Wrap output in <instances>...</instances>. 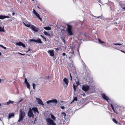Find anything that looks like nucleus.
<instances>
[{"label": "nucleus", "mask_w": 125, "mask_h": 125, "mask_svg": "<svg viewBox=\"0 0 125 125\" xmlns=\"http://www.w3.org/2000/svg\"><path fill=\"white\" fill-rule=\"evenodd\" d=\"M25 115V113L24 112L22 109H20L19 115V118L18 122H20L24 118Z\"/></svg>", "instance_id": "nucleus-1"}, {"label": "nucleus", "mask_w": 125, "mask_h": 125, "mask_svg": "<svg viewBox=\"0 0 125 125\" xmlns=\"http://www.w3.org/2000/svg\"><path fill=\"white\" fill-rule=\"evenodd\" d=\"M46 121L48 125H55V123L50 118H48L46 119Z\"/></svg>", "instance_id": "nucleus-2"}, {"label": "nucleus", "mask_w": 125, "mask_h": 125, "mask_svg": "<svg viewBox=\"0 0 125 125\" xmlns=\"http://www.w3.org/2000/svg\"><path fill=\"white\" fill-rule=\"evenodd\" d=\"M67 31H68V35L69 36L72 35H73V33L71 31L72 29V26H71L67 24Z\"/></svg>", "instance_id": "nucleus-3"}, {"label": "nucleus", "mask_w": 125, "mask_h": 125, "mask_svg": "<svg viewBox=\"0 0 125 125\" xmlns=\"http://www.w3.org/2000/svg\"><path fill=\"white\" fill-rule=\"evenodd\" d=\"M101 95L102 97L104 100H106L108 103H110L109 101H110V100L108 96L106 95L105 94H102Z\"/></svg>", "instance_id": "nucleus-4"}, {"label": "nucleus", "mask_w": 125, "mask_h": 125, "mask_svg": "<svg viewBox=\"0 0 125 125\" xmlns=\"http://www.w3.org/2000/svg\"><path fill=\"white\" fill-rule=\"evenodd\" d=\"M37 42L38 43H42V42L41 41L40 39L38 38L37 40H34L33 39H31L29 40L28 41V42Z\"/></svg>", "instance_id": "nucleus-5"}, {"label": "nucleus", "mask_w": 125, "mask_h": 125, "mask_svg": "<svg viewBox=\"0 0 125 125\" xmlns=\"http://www.w3.org/2000/svg\"><path fill=\"white\" fill-rule=\"evenodd\" d=\"M28 116L29 117H32L33 118L34 117V115L33 114L31 109L30 108L29 109V111L28 113Z\"/></svg>", "instance_id": "nucleus-6"}, {"label": "nucleus", "mask_w": 125, "mask_h": 125, "mask_svg": "<svg viewBox=\"0 0 125 125\" xmlns=\"http://www.w3.org/2000/svg\"><path fill=\"white\" fill-rule=\"evenodd\" d=\"M68 53V56L69 58H73L74 56V51L73 50L71 52H70Z\"/></svg>", "instance_id": "nucleus-7"}, {"label": "nucleus", "mask_w": 125, "mask_h": 125, "mask_svg": "<svg viewBox=\"0 0 125 125\" xmlns=\"http://www.w3.org/2000/svg\"><path fill=\"white\" fill-rule=\"evenodd\" d=\"M36 99L38 104L42 105V106H44V105L43 102L41 99L37 98H36Z\"/></svg>", "instance_id": "nucleus-8"}, {"label": "nucleus", "mask_w": 125, "mask_h": 125, "mask_svg": "<svg viewBox=\"0 0 125 125\" xmlns=\"http://www.w3.org/2000/svg\"><path fill=\"white\" fill-rule=\"evenodd\" d=\"M89 89V86L87 85H84L82 87V89L86 92Z\"/></svg>", "instance_id": "nucleus-9"}, {"label": "nucleus", "mask_w": 125, "mask_h": 125, "mask_svg": "<svg viewBox=\"0 0 125 125\" xmlns=\"http://www.w3.org/2000/svg\"><path fill=\"white\" fill-rule=\"evenodd\" d=\"M33 13L41 21H42V20L41 18H40V15L34 9H33Z\"/></svg>", "instance_id": "nucleus-10"}, {"label": "nucleus", "mask_w": 125, "mask_h": 125, "mask_svg": "<svg viewBox=\"0 0 125 125\" xmlns=\"http://www.w3.org/2000/svg\"><path fill=\"white\" fill-rule=\"evenodd\" d=\"M48 104H49L50 103H54L56 104L57 103V100L56 99L50 100L47 101L46 102Z\"/></svg>", "instance_id": "nucleus-11"}, {"label": "nucleus", "mask_w": 125, "mask_h": 125, "mask_svg": "<svg viewBox=\"0 0 125 125\" xmlns=\"http://www.w3.org/2000/svg\"><path fill=\"white\" fill-rule=\"evenodd\" d=\"M31 28L35 32H38L39 31V29L38 28L35 26L32 25H31Z\"/></svg>", "instance_id": "nucleus-12"}, {"label": "nucleus", "mask_w": 125, "mask_h": 125, "mask_svg": "<svg viewBox=\"0 0 125 125\" xmlns=\"http://www.w3.org/2000/svg\"><path fill=\"white\" fill-rule=\"evenodd\" d=\"M24 25L28 27H31V24L30 22H29L28 21H27L25 22H23Z\"/></svg>", "instance_id": "nucleus-13"}, {"label": "nucleus", "mask_w": 125, "mask_h": 125, "mask_svg": "<svg viewBox=\"0 0 125 125\" xmlns=\"http://www.w3.org/2000/svg\"><path fill=\"white\" fill-rule=\"evenodd\" d=\"M32 110L35 114L38 115L39 114V112L37 108L36 107H33L32 108Z\"/></svg>", "instance_id": "nucleus-14"}, {"label": "nucleus", "mask_w": 125, "mask_h": 125, "mask_svg": "<svg viewBox=\"0 0 125 125\" xmlns=\"http://www.w3.org/2000/svg\"><path fill=\"white\" fill-rule=\"evenodd\" d=\"M53 50H49L47 51V52L50 54V55L52 56H54V53L53 52Z\"/></svg>", "instance_id": "nucleus-15"}, {"label": "nucleus", "mask_w": 125, "mask_h": 125, "mask_svg": "<svg viewBox=\"0 0 125 125\" xmlns=\"http://www.w3.org/2000/svg\"><path fill=\"white\" fill-rule=\"evenodd\" d=\"M65 49H67L66 52L67 53H68L70 52H71L73 50V49L71 48H68L67 47H65Z\"/></svg>", "instance_id": "nucleus-16"}, {"label": "nucleus", "mask_w": 125, "mask_h": 125, "mask_svg": "<svg viewBox=\"0 0 125 125\" xmlns=\"http://www.w3.org/2000/svg\"><path fill=\"white\" fill-rule=\"evenodd\" d=\"M63 81L66 84V87L68 84L69 82L68 80L66 78H65L63 80Z\"/></svg>", "instance_id": "nucleus-17"}, {"label": "nucleus", "mask_w": 125, "mask_h": 125, "mask_svg": "<svg viewBox=\"0 0 125 125\" xmlns=\"http://www.w3.org/2000/svg\"><path fill=\"white\" fill-rule=\"evenodd\" d=\"M76 82L77 84L76 86H75L74 84H73V89L74 91V92H75L76 91V88L77 86L78 85V82H77L76 80Z\"/></svg>", "instance_id": "nucleus-18"}, {"label": "nucleus", "mask_w": 125, "mask_h": 125, "mask_svg": "<svg viewBox=\"0 0 125 125\" xmlns=\"http://www.w3.org/2000/svg\"><path fill=\"white\" fill-rule=\"evenodd\" d=\"M14 115V114L13 113H11L9 115L8 118L10 119L13 117Z\"/></svg>", "instance_id": "nucleus-19"}, {"label": "nucleus", "mask_w": 125, "mask_h": 125, "mask_svg": "<svg viewBox=\"0 0 125 125\" xmlns=\"http://www.w3.org/2000/svg\"><path fill=\"white\" fill-rule=\"evenodd\" d=\"M61 116L62 117V119H63V118L65 119L66 114L65 113H62L61 114Z\"/></svg>", "instance_id": "nucleus-20"}, {"label": "nucleus", "mask_w": 125, "mask_h": 125, "mask_svg": "<svg viewBox=\"0 0 125 125\" xmlns=\"http://www.w3.org/2000/svg\"><path fill=\"white\" fill-rule=\"evenodd\" d=\"M43 28L47 30H50L51 29V28L50 27H44Z\"/></svg>", "instance_id": "nucleus-21"}, {"label": "nucleus", "mask_w": 125, "mask_h": 125, "mask_svg": "<svg viewBox=\"0 0 125 125\" xmlns=\"http://www.w3.org/2000/svg\"><path fill=\"white\" fill-rule=\"evenodd\" d=\"M50 115L51 118L54 120H55L56 119V117H55L52 114H51Z\"/></svg>", "instance_id": "nucleus-22"}, {"label": "nucleus", "mask_w": 125, "mask_h": 125, "mask_svg": "<svg viewBox=\"0 0 125 125\" xmlns=\"http://www.w3.org/2000/svg\"><path fill=\"white\" fill-rule=\"evenodd\" d=\"M44 34L46 35L50 36V34L48 33L46 31H44Z\"/></svg>", "instance_id": "nucleus-23"}, {"label": "nucleus", "mask_w": 125, "mask_h": 125, "mask_svg": "<svg viewBox=\"0 0 125 125\" xmlns=\"http://www.w3.org/2000/svg\"><path fill=\"white\" fill-rule=\"evenodd\" d=\"M77 97H74L73 99V101L71 102V104H72L73 103V102L74 101H77Z\"/></svg>", "instance_id": "nucleus-24"}, {"label": "nucleus", "mask_w": 125, "mask_h": 125, "mask_svg": "<svg viewBox=\"0 0 125 125\" xmlns=\"http://www.w3.org/2000/svg\"><path fill=\"white\" fill-rule=\"evenodd\" d=\"M26 85L27 86V87L29 89H30V85L28 83H26Z\"/></svg>", "instance_id": "nucleus-25"}, {"label": "nucleus", "mask_w": 125, "mask_h": 125, "mask_svg": "<svg viewBox=\"0 0 125 125\" xmlns=\"http://www.w3.org/2000/svg\"><path fill=\"white\" fill-rule=\"evenodd\" d=\"M14 102L13 101L9 100L8 102H7V104H13Z\"/></svg>", "instance_id": "nucleus-26"}, {"label": "nucleus", "mask_w": 125, "mask_h": 125, "mask_svg": "<svg viewBox=\"0 0 125 125\" xmlns=\"http://www.w3.org/2000/svg\"><path fill=\"white\" fill-rule=\"evenodd\" d=\"M21 42H17L16 43V45L19 46H21Z\"/></svg>", "instance_id": "nucleus-27"}, {"label": "nucleus", "mask_w": 125, "mask_h": 125, "mask_svg": "<svg viewBox=\"0 0 125 125\" xmlns=\"http://www.w3.org/2000/svg\"><path fill=\"white\" fill-rule=\"evenodd\" d=\"M98 40L99 42V43H105V42H104L102 41L100 39H98Z\"/></svg>", "instance_id": "nucleus-28"}, {"label": "nucleus", "mask_w": 125, "mask_h": 125, "mask_svg": "<svg viewBox=\"0 0 125 125\" xmlns=\"http://www.w3.org/2000/svg\"><path fill=\"white\" fill-rule=\"evenodd\" d=\"M32 87L35 90V86L36 84L34 83H33L32 84Z\"/></svg>", "instance_id": "nucleus-29"}, {"label": "nucleus", "mask_w": 125, "mask_h": 125, "mask_svg": "<svg viewBox=\"0 0 125 125\" xmlns=\"http://www.w3.org/2000/svg\"><path fill=\"white\" fill-rule=\"evenodd\" d=\"M110 106H111V108H112V109L113 110L114 112L115 113H116L115 112L114 110V106H113V104H111Z\"/></svg>", "instance_id": "nucleus-30"}, {"label": "nucleus", "mask_w": 125, "mask_h": 125, "mask_svg": "<svg viewBox=\"0 0 125 125\" xmlns=\"http://www.w3.org/2000/svg\"><path fill=\"white\" fill-rule=\"evenodd\" d=\"M4 30L3 28H2L1 27H0V31H4Z\"/></svg>", "instance_id": "nucleus-31"}, {"label": "nucleus", "mask_w": 125, "mask_h": 125, "mask_svg": "<svg viewBox=\"0 0 125 125\" xmlns=\"http://www.w3.org/2000/svg\"><path fill=\"white\" fill-rule=\"evenodd\" d=\"M113 121L115 124H117L118 123L117 121L114 118H113L112 119Z\"/></svg>", "instance_id": "nucleus-32"}, {"label": "nucleus", "mask_w": 125, "mask_h": 125, "mask_svg": "<svg viewBox=\"0 0 125 125\" xmlns=\"http://www.w3.org/2000/svg\"><path fill=\"white\" fill-rule=\"evenodd\" d=\"M0 47H2V48L5 49H6V47H4L3 46L1 45H0Z\"/></svg>", "instance_id": "nucleus-33"}, {"label": "nucleus", "mask_w": 125, "mask_h": 125, "mask_svg": "<svg viewBox=\"0 0 125 125\" xmlns=\"http://www.w3.org/2000/svg\"><path fill=\"white\" fill-rule=\"evenodd\" d=\"M113 44L115 45H121L122 44H119L118 43H113Z\"/></svg>", "instance_id": "nucleus-34"}, {"label": "nucleus", "mask_w": 125, "mask_h": 125, "mask_svg": "<svg viewBox=\"0 0 125 125\" xmlns=\"http://www.w3.org/2000/svg\"><path fill=\"white\" fill-rule=\"evenodd\" d=\"M6 18H10L8 16H3V17H2V18H3V19Z\"/></svg>", "instance_id": "nucleus-35"}, {"label": "nucleus", "mask_w": 125, "mask_h": 125, "mask_svg": "<svg viewBox=\"0 0 125 125\" xmlns=\"http://www.w3.org/2000/svg\"><path fill=\"white\" fill-rule=\"evenodd\" d=\"M24 83H28V81H27V79L26 78H25V80H24Z\"/></svg>", "instance_id": "nucleus-36"}, {"label": "nucleus", "mask_w": 125, "mask_h": 125, "mask_svg": "<svg viewBox=\"0 0 125 125\" xmlns=\"http://www.w3.org/2000/svg\"><path fill=\"white\" fill-rule=\"evenodd\" d=\"M1 82V81L3 82H5V80L3 79H0Z\"/></svg>", "instance_id": "nucleus-37"}, {"label": "nucleus", "mask_w": 125, "mask_h": 125, "mask_svg": "<svg viewBox=\"0 0 125 125\" xmlns=\"http://www.w3.org/2000/svg\"><path fill=\"white\" fill-rule=\"evenodd\" d=\"M21 46H22L23 47H25V45L24 44L22 43V42L21 43Z\"/></svg>", "instance_id": "nucleus-38"}, {"label": "nucleus", "mask_w": 125, "mask_h": 125, "mask_svg": "<svg viewBox=\"0 0 125 125\" xmlns=\"http://www.w3.org/2000/svg\"><path fill=\"white\" fill-rule=\"evenodd\" d=\"M89 78H88L86 79V80L88 82L90 83L91 82L92 80H91V81H90L89 79Z\"/></svg>", "instance_id": "nucleus-39"}, {"label": "nucleus", "mask_w": 125, "mask_h": 125, "mask_svg": "<svg viewBox=\"0 0 125 125\" xmlns=\"http://www.w3.org/2000/svg\"><path fill=\"white\" fill-rule=\"evenodd\" d=\"M62 42H63L64 43H65V41L63 39H62Z\"/></svg>", "instance_id": "nucleus-40"}, {"label": "nucleus", "mask_w": 125, "mask_h": 125, "mask_svg": "<svg viewBox=\"0 0 125 125\" xmlns=\"http://www.w3.org/2000/svg\"><path fill=\"white\" fill-rule=\"evenodd\" d=\"M3 17V15H0V19H3V18L2 17Z\"/></svg>", "instance_id": "nucleus-41"}, {"label": "nucleus", "mask_w": 125, "mask_h": 125, "mask_svg": "<svg viewBox=\"0 0 125 125\" xmlns=\"http://www.w3.org/2000/svg\"><path fill=\"white\" fill-rule=\"evenodd\" d=\"M23 100V99H21V100H20L18 102V103H20L21 101H22Z\"/></svg>", "instance_id": "nucleus-42"}, {"label": "nucleus", "mask_w": 125, "mask_h": 125, "mask_svg": "<svg viewBox=\"0 0 125 125\" xmlns=\"http://www.w3.org/2000/svg\"><path fill=\"white\" fill-rule=\"evenodd\" d=\"M62 109H63L64 108V107L63 106H62L60 107Z\"/></svg>", "instance_id": "nucleus-43"}, {"label": "nucleus", "mask_w": 125, "mask_h": 125, "mask_svg": "<svg viewBox=\"0 0 125 125\" xmlns=\"http://www.w3.org/2000/svg\"><path fill=\"white\" fill-rule=\"evenodd\" d=\"M18 53L19 54H20L21 55H25L24 54H23L21 53H20V52H19Z\"/></svg>", "instance_id": "nucleus-44"}, {"label": "nucleus", "mask_w": 125, "mask_h": 125, "mask_svg": "<svg viewBox=\"0 0 125 125\" xmlns=\"http://www.w3.org/2000/svg\"><path fill=\"white\" fill-rule=\"evenodd\" d=\"M96 17L98 18H100V19H101V18H102L101 16H98V17Z\"/></svg>", "instance_id": "nucleus-45"}, {"label": "nucleus", "mask_w": 125, "mask_h": 125, "mask_svg": "<svg viewBox=\"0 0 125 125\" xmlns=\"http://www.w3.org/2000/svg\"><path fill=\"white\" fill-rule=\"evenodd\" d=\"M70 77H71V79H70L72 81V75H71V73H70Z\"/></svg>", "instance_id": "nucleus-46"}, {"label": "nucleus", "mask_w": 125, "mask_h": 125, "mask_svg": "<svg viewBox=\"0 0 125 125\" xmlns=\"http://www.w3.org/2000/svg\"><path fill=\"white\" fill-rule=\"evenodd\" d=\"M81 62L83 64V65H84V63L83 62V61H81Z\"/></svg>", "instance_id": "nucleus-47"}, {"label": "nucleus", "mask_w": 125, "mask_h": 125, "mask_svg": "<svg viewBox=\"0 0 125 125\" xmlns=\"http://www.w3.org/2000/svg\"><path fill=\"white\" fill-rule=\"evenodd\" d=\"M62 54L63 56H64L65 55L66 53H63Z\"/></svg>", "instance_id": "nucleus-48"}, {"label": "nucleus", "mask_w": 125, "mask_h": 125, "mask_svg": "<svg viewBox=\"0 0 125 125\" xmlns=\"http://www.w3.org/2000/svg\"><path fill=\"white\" fill-rule=\"evenodd\" d=\"M120 51H121V52H123V53H125V51H122V50H120Z\"/></svg>", "instance_id": "nucleus-49"}, {"label": "nucleus", "mask_w": 125, "mask_h": 125, "mask_svg": "<svg viewBox=\"0 0 125 125\" xmlns=\"http://www.w3.org/2000/svg\"><path fill=\"white\" fill-rule=\"evenodd\" d=\"M40 36H41V37L42 38H44V37H43L42 35H40Z\"/></svg>", "instance_id": "nucleus-50"}, {"label": "nucleus", "mask_w": 125, "mask_h": 125, "mask_svg": "<svg viewBox=\"0 0 125 125\" xmlns=\"http://www.w3.org/2000/svg\"><path fill=\"white\" fill-rule=\"evenodd\" d=\"M40 36H41V37L42 38H44V37H43L42 35H40Z\"/></svg>", "instance_id": "nucleus-51"}, {"label": "nucleus", "mask_w": 125, "mask_h": 125, "mask_svg": "<svg viewBox=\"0 0 125 125\" xmlns=\"http://www.w3.org/2000/svg\"><path fill=\"white\" fill-rule=\"evenodd\" d=\"M40 36H41V37L42 38H44V37H43L42 35H40Z\"/></svg>", "instance_id": "nucleus-52"}, {"label": "nucleus", "mask_w": 125, "mask_h": 125, "mask_svg": "<svg viewBox=\"0 0 125 125\" xmlns=\"http://www.w3.org/2000/svg\"><path fill=\"white\" fill-rule=\"evenodd\" d=\"M15 14V13H14V12H13L12 13V15L13 16H14V15Z\"/></svg>", "instance_id": "nucleus-53"}, {"label": "nucleus", "mask_w": 125, "mask_h": 125, "mask_svg": "<svg viewBox=\"0 0 125 125\" xmlns=\"http://www.w3.org/2000/svg\"><path fill=\"white\" fill-rule=\"evenodd\" d=\"M43 39L45 40V41H46V38H45V37H44Z\"/></svg>", "instance_id": "nucleus-54"}, {"label": "nucleus", "mask_w": 125, "mask_h": 125, "mask_svg": "<svg viewBox=\"0 0 125 125\" xmlns=\"http://www.w3.org/2000/svg\"><path fill=\"white\" fill-rule=\"evenodd\" d=\"M60 125H64L63 124H60Z\"/></svg>", "instance_id": "nucleus-55"}, {"label": "nucleus", "mask_w": 125, "mask_h": 125, "mask_svg": "<svg viewBox=\"0 0 125 125\" xmlns=\"http://www.w3.org/2000/svg\"><path fill=\"white\" fill-rule=\"evenodd\" d=\"M91 15L92 16H93L94 17H96L95 16H94L93 14H91Z\"/></svg>", "instance_id": "nucleus-56"}, {"label": "nucleus", "mask_w": 125, "mask_h": 125, "mask_svg": "<svg viewBox=\"0 0 125 125\" xmlns=\"http://www.w3.org/2000/svg\"><path fill=\"white\" fill-rule=\"evenodd\" d=\"M37 7H38V8H39V9H41L40 8L39 6H37Z\"/></svg>", "instance_id": "nucleus-57"}, {"label": "nucleus", "mask_w": 125, "mask_h": 125, "mask_svg": "<svg viewBox=\"0 0 125 125\" xmlns=\"http://www.w3.org/2000/svg\"><path fill=\"white\" fill-rule=\"evenodd\" d=\"M30 50V49H29V50L28 51L26 52H28V51H29Z\"/></svg>", "instance_id": "nucleus-58"}, {"label": "nucleus", "mask_w": 125, "mask_h": 125, "mask_svg": "<svg viewBox=\"0 0 125 125\" xmlns=\"http://www.w3.org/2000/svg\"><path fill=\"white\" fill-rule=\"evenodd\" d=\"M124 10H125V7L122 8Z\"/></svg>", "instance_id": "nucleus-59"}, {"label": "nucleus", "mask_w": 125, "mask_h": 125, "mask_svg": "<svg viewBox=\"0 0 125 125\" xmlns=\"http://www.w3.org/2000/svg\"><path fill=\"white\" fill-rule=\"evenodd\" d=\"M115 49H117V48H115Z\"/></svg>", "instance_id": "nucleus-60"}, {"label": "nucleus", "mask_w": 125, "mask_h": 125, "mask_svg": "<svg viewBox=\"0 0 125 125\" xmlns=\"http://www.w3.org/2000/svg\"><path fill=\"white\" fill-rule=\"evenodd\" d=\"M27 40H25V41H27Z\"/></svg>", "instance_id": "nucleus-61"}, {"label": "nucleus", "mask_w": 125, "mask_h": 125, "mask_svg": "<svg viewBox=\"0 0 125 125\" xmlns=\"http://www.w3.org/2000/svg\"><path fill=\"white\" fill-rule=\"evenodd\" d=\"M17 1H18V2H19V1H18L19 0H17Z\"/></svg>", "instance_id": "nucleus-62"}, {"label": "nucleus", "mask_w": 125, "mask_h": 125, "mask_svg": "<svg viewBox=\"0 0 125 125\" xmlns=\"http://www.w3.org/2000/svg\"><path fill=\"white\" fill-rule=\"evenodd\" d=\"M32 1H33L34 0H32Z\"/></svg>", "instance_id": "nucleus-63"}]
</instances>
